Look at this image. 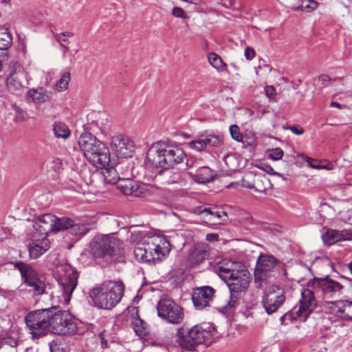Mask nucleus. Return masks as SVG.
I'll return each instance as SVG.
<instances>
[{
    "mask_svg": "<svg viewBox=\"0 0 352 352\" xmlns=\"http://www.w3.org/2000/svg\"><path fill=\"white\" fill-rule=\"evenodd\" d=\"M27 286L22 283V284L17 288V292L20 295H23L26 292H29V290L26 288Z\"/></svg>",
    "mask_w": 352,
    "mask_h": 352,
    "instance_id": "obj_55",
    "label": "nucleus"
},
{
    "mask_svg": "<svg viewBox=\"0 0 352 352\" xmlns=\"http://www.w3.org/2000/svg\"><path fill=\"white\" fill-rule=\"evenodd\" d=\"M269 183L270 181L263 175V176H258V177H256L255 179H254V186L253 187H250L251 188H254L255 190L258 192H263L265 190V187H261L259 186L260 183Z\"/></svg>",
    "mask_w": 352,
    "mask_h": 352,
    "instance_id": "obj_43",
    "label": "nucleus"
},
{
    "mask_svg": "<svg viewBox=\"0 0 352 352\" xmlns=\"http://www.w3.org/2000/svg\"><path fill=\"white\" fill-rule=\"evenodd\" d=\"M170 250L171 245L166 236L153 235L144 238L138 242L133 253L138 261L148 263L161 261L166 258Z\"/></svg>",
    "mask_w": 352,
    "mask_h": 352,
    "instance_id": "obj_2",
    "label": "nucleus"
},
{
    "mask_svg": "<svg viewBox=\"0 0 352 352\" xmlns=\"http://www.w3.org/2000/svg\"><path fill=\"white\" fill-rule=\"evenodd\" d=\"M306 162L309 164V165L311 167H312L314 168H316V169L320 168V166H319L318 162L311 157H307Z\"/></svg>",
    "mask_w": 352,
    "mask_h": 352,
    "instance_id": "obj_52",
    "label": "nucleus"
},
{
    "mask_svg": "<svg viewBox=\"0 0 352 352\" xmlns=\"http://www.w3.org/2000/svg\"><path fill=\"white\" fill-rule=\"evenodd\" d=\"M12 45V36L5 25H0V50H6Z\"/></svg>",
    "mask_w": 352,
    "mask_h": 352,
    "instance_id": "obj_32",
    "label": "nucleus"
},
{
    "mask_svg": "<svg viewBox=\"0 0 352 352\" xmlns=\"http://www.w3.org/2000/svg\"><path fill=\"white\" fill-rule=\"evenodd\" d=\"M308 285L314 289L316 294L323 299L339 298L343 294L344 287L340 283L328 277L310 280Z\"/></svg>",
    "mask_w": 352,
    "mask_h": 352,
    "instance_id": "obj_12",
    "label": "nucleus"
},
{
    "mask_svg": "<svg viewBox=\"0 0 352 352\" xmlns=\"http://www.w3.org/2000/svg\"><path fill=\"white\" fill-rule=\"evenodd\" d=\"M283 156V151L280 148H275L269 151L268 157L276 161L280 160Z\"/></svg>",
    "mask_w": 352,
    "mask_h": 352,
    "instance_id": "obj_45",
    "label": "nucleus"
},
{
    "mask_svg": "<svg viewBox=\"0 0 352 352\" xmlns=\"http://www.w3.org/2000/svg\"><path fill=\"white\" fill-rule=\"evenodd\" d=\"M322 241L327 245H331L340 241L337 230L330 229L322 234Z\"/></svg>",
    "mask_w": 352,
    "mask_h": 352,
    "instance_id": "obj_36",
    "label": "nucleus"
},
{
    "mask_svg": "<svg viewBox=\"0 0 352 352\" xmlns=\"http://www.w3.org/2000/svg\"><path fill=\"white\" fill-rule=\"evenodd\" d=\"M208 256L207 247L204 245H197L190 252L188 261L191 267H195L201 264Z\"/></svg>",
    "mask_w": 352,
    "mask_h": 352,
    "instance_id": "obj_24",
    "label": "nucleus"
},
{
    "mask_svg": "<svg viewBox=\"0 0 352 352\" xmlns=\"http://www.w3.org/2000/svg\"><path fill=\"white\" fill-rule=\"evenodd\" d=\"M56 278L59 285L58 301L63 305H69L72 294L78 284V273L72 265L63 263L56 267Z\"/></svg>",
    "mask_w": 352,
    "mask_h": 352,
    "instance_id": "obj_8",
    "label": "nucleus"
},
{
    "mask_svg": "<svg viewBox=\"0 0 352 352\" xmlns=\"http://www.w3.org/2000/svg\"><path fill=\"white\" fill-rule=\"evenodd\" d=\"M341 319L352 321V301L342 300Z\"/></svg>",
    "mask_w": 352,
    "mask_h": 352,
    "instance_id": "obj_37",
    "label": "nucleus"
},
{
    "mask_svg": "<svg viewBox=\"0 0 352 352\" xmlns=\"http://www.w3.org/2000/svg\"><path fill=\"white\" fill-rule=\"evenodd\" d=\"M205 142L206 143V146H214V147H219L220 146L223 141L220 136L214 134H208L204 135Z\"/></svg>",
    "mask_w": 352,
    "mask_h": 352,
    "instance_id": "obj_39",
    "label": "nucleus"
},
{
    "mask_svg": "<svg viewBox=\"0 0 352 352\" xmlns=\"http://www.w3.org/2000/svg\"><path fill=\"white\" fill-rule=\"evenodd\" d=\"M208 60L210 64L218 70L222 69L224 67L221 58L215 53H210L208 56Z\"/></svg>",
    "mask_w": 352,
    "mask_h": 352,
    "instance_id": "obj_38",
    "label": "nucleus"
},
{
    "mask_svg": "<svg viewBox=\"0 0 352 352\" xmlns=\"http://www.w3.org/2000/svg\"><path fill=\"white\" fill-rule=\"evenodd\" d=\"M319 80L322 82L329 81L330 78L327 75H322L319 77Z\"/></svg>",
    "mask_w": 352,
    "mask_h": 352,
    "instance_id": "obj_61",
    "label": "nucleus"
},
{
    "mask_svg": "<svg viewBox=\"0 0 352 352\" xmlns=\"http://www.w3.org/2000/svg\"><path fill=\"white\" fill-rule=\"evenodd\" d=\"M105 332L103 331L100 333V344H101V346L102 348L103 349H106V348H108L109 347V345H108V342L107 340L105 339Z\"/></svg>",
    "mask_w": 352,
    "mask_h": 352,
    "instance_id": "obj_53",
    "label": "nucleus"
},
{
    "mask_svg": "<svg viewBox=\"0 0 352 352\" xmlns=\"http://www.w3.org/2000/svg\"><path fill=\"white\" fill-rule=\"evenodd\" d=\"M188 146L190 148L197 151H204L206 147L204 135H201L198 140L190 142Z\"/></svg>",
    "mask_w": 352,
    "mask_h": 352,
    "instance_id": "obj_40",
    "label": "nucleus"
},
{
    "mask_svg": "<svg viewBox=\"0 0 352 352\" xmlns=\"http://www.w3.org/2000/svg\"><path fill=\"white\" fill-rule=\"evenodd\" d=\"M15 269H17L21 274V280L25 286L32 289L29 292L32 296H41L45 292V283L41 279L38 273L33 267L23 261H17L13 263Z\"/></svg>",
    "mask_w": 352,
    "mask_h": 352,
    "instance_id": "obj_11",
    "label": "nucleus"
},
{
    "mask_svg": "<svg viewBox=\"0 0 352 352\" xmlns=\"http://www.w3.org/2000/svg\"><path fill=\"white\" fill-rule=\"evenodd\" d=\"M340 241H350L352 239V232L348 230H338Z\"/></svg>",
    "mask_w": 352,
    "mask_h": 352,
    "instance_id": "obj_46",
    "label": "nucleus"
},
{
    "mask_svg": "<svg viewBox=\"0 0 352 352\" xmlns=\"http://www.w3.org/2000/svg\"><path fill=\"white\" fill-rule=\"evenodd\" d=\"M194 164V162L192 160H186V166L187 167H192Z\"/></svg>",
    "mask_w": 352,
    "mask_h": 352,
    "instance_id": "obj_63",
    "label": "nucleus"
},
{
    "mask_svg": "<svg viewBox=\"0 0 352 352\" xmlns=\"http://www.w3.org/2000/svg\"><path fill=\"white\" fill-rule=\"evenodd\" d=\"M28 97L35 102L42 103L50 100L52 98V93L43 87H39L36 89H30L28 93Z\"/></svg>",
    "mask_w": 352,
    "mask_h": 352,
    "instance_id": "obj_28",
    "label": "nucleus"
},
{
    "mask_svg": "<svg viewBox=\"0 0 352 352\" xmlns=\"http://www.w3.org/2000/svg\"><path fill=\"white\" fill-rule=\"evenodd\" d=\"M206 239L209 241H216L218 239V235L216 234H208Z\"/></svg>",
    "mask_w": 352,
    "mask_h": 352,
    "instance_id": "obj_56",
    "label": "nucleus"
},
{
    "mask_svg": "<svg viewBox=\"0 0 352 352\" xmlns=\"http://www.w3.org/2000/svg\"><path fill=\"white\" fill-rule=\"evenodd\" d=\"M63 219H65L68 220V223L66 226H60V230H67L68 232L74 236H80L84 235L87 233L89 230V227L83 223H76L74 221L72 220L69 218L63 217Z\"/></svg>",
    "mask_w": 352,
    "mask_h": 352,
    "instance_id": "obj_26",
    "label": "nucleus"
},
{
    "mask_svg": "<svg viewBox=\"0 0 352 352\" xmlns=\"http://www.w3.org/2000/svg\"><path fill=\"white\" fill-rule=\"evenodd\" d=\"M265 92L266 96L270 100L274 99V98L276 96V89L273 86H270V85L266 86L265 87Z\"/></svg>",
    "mask_w": 352,
    "mask_h": 352,
    "instance_id": "obj_48",
    "label": "nucleus"
},
{
    "mask_svg": "<svg viewBox=\"0 0 352 352\" xmlns=\"http://www.w3.org/2000/svg\"><path fill=\"white\" fill-rule=\"evenodd\" d=\"M289 316H287V322L288 321H289V322H292V321H293V320H294V319H295V320L298 319L296 316V318H294V317L293 316V314H292L290 311H289Z\"/></svg>",
    "mask_w": 352,
    "mask_h": 352,
    "instance_id": "obj_62",
    "label": "nucleus"
},
{
    "mask_svg": "<svg viewBox=\"0 0 352 352\" xmlns=\"http://www.w3.org/2000/svg\"><path fill=\"white\" fill-rule=\"evenodd\" d=\"M70 81V74L65 72L61 78L56 83V89L58 91H63L68 88V85Z\"/></svg>",
    "mask_w": 352,
    "mask_h": 352,
    "instance_id": "obj_42",
    "label": "nucleus"
},
{
    "mask_svg": "<svg viewBox=\"0 0 352 352\" xmlns=\"http://www.w3.org/2000/svg\"><path fill=\"white\" fill-rule=\"evenodd\" d=\"M78 145L87 160L93 166L97 168H104L109 165V148L91 133L81 134L78 139Z\"/></svg>",
    "mask_w": 352,
    "mask_h": 352,
    "instance_id": "obj_7",
    "label": "nucleus"
},
{
    "mask_svg": "<svg viewBox=\"0 0 352 352\" xmlns=\"http://www.w3.org/2000/svg\"><path fill=\"white\" fill-rule=\"evenodd\" d=\"M109 116L104 112H91L87 116V129L94 131L95 129H102L108 123Z\"/></svg>",
    "mask_w": 352,
    "mask_h": 352,
    "instance_id": "obj_22",
    "label": "nucleus"
},
{
    "mask_svg": "<svg viewBox=\"0 0 352 352\" xmlns=\"http://www.w3.org/2000/svg\"><path fill=\"white\" fill-rule=\"evenodd\" d=\"M163 174L166 177H168L166 181V182L168 184L178 183L180 181L181 175H180V173L177 171H173L171 170H169V168H168L164 171Z\"/></svg>",
    "mask_w": 352,
    "mask_h": 352,
    "instance_id": "obj_41",
    "label": "nucleus"
},
{
    "mask_svg": "<svg viewBox=\"0 0 352 352\" xmlns=\"http://www.w3.org/2000/svg\"><path fill=\"white\" fill-rule=\"evenodd\" d=\"M348 267H349V270H350L351 273L352 274V261L349 263Z\"/></svg>",
    "mask_w": 352,
    "mask_h": 352,
    "instance_id": "obj_64",
    "label": "nucleus"
},
{
    "mask_svg": "<svg viewBox=\"0 0 352 352\" xmlns=\"http://www.w3.org/2000/svg\"><path fill=\"white\" fill-rule=\"evenodd\" d=\"M53 131L56 138L67 139L70 136V131L65 123L55 122L53 125Z\"/></svg>",
    "mask_w": 352,
    "mask_h": 352,
    "instance_id": "obj_34",
    "label": "nucleus"
},
{
    "mask_svg": "<svg viewBox=\"0 0 352 352\" xmlns=\"http://www.w3.org/2000/svg\"><path fill=\"white\" fill-rule=\"evenodd\" d=\"M68 222V220L63 217L58 218L51 213H47L39 216L33 227L39 234L46 236L51 232L60 231V226H65Z\"/></svg>",
    "mask_w": 352,
    "mask_h": 352,
    "instance_id": "obj_16",
    "label": "nucleus"
},
{
    "mask_svg": "<svg viewBox=\"0 0 352 352\" xmlns=\"http://www.w3.org/2000/svg\"><path fill=\"white\" fill-rule=\"evenodd\" d=\"M24 72H12L7 78L6 84L8 89L13 93L19 94L25 88Z\"/></svg>",
    "mask_w": 352,
    "mask_h": 352,
    "instance_id": "obj_23",
    "label": "nucleus"
},
{
    "mask_svg": "<svg viewBox=\"0 0 352 352\" xmlns=\"http://www.w3.org/2000/svg\"><path fill=\"white\" fill-rule=\"evenodd\" d=\"M244 55L247 60H250L254 57L255 51L253 48L250 47H247L245 49Z\"/></svg>",
    "mask_w": 352,
    "mask_h": 352,
    "instance_id": "obj_50",
    "label": "nucleus"
},
{
    "mask_svg": "<svg viewBox=\"0 0 352 352\" xmlns=\"http://www.w3.org/2000/svg\"><path fill=\"white\" fill-rule=\"evenodd\" d=\"M287 316H289V312H287L286 314H285L284 315H283L280 318V323L282 324H287L288 323L287 322Z\"/></svg>",
    "mask_w": 352,
    "mask_h": 352,
    "instance_id": "obj_57",
    "label": "nucleus"
},
{
    "mask_svg": "<svg viewBox=\"0 0 352 352\" xmlns=\"http://www.w3.org/2000/svg\"><path fill=\"white\" fill-rule=\"evenodd\" d=\"M73 36H74V33L72 32H68V31L63 32L60 34H54V38L59 43H60V42H61V36H63L67 38V37H72Z\"/></svg>",
    "mask_w": 352,
    "mask_h": 352,
    "instance_id": "obj_49",
    "label": "nucleus"
},
{
    "mask_svg": "<svg viewBox=\"0 0 352 352\" xmlns=\"http://www.w3.org/2000/svg\"><path fill=\"white\" fill-rule=\"evenodd\" d=\"M10 67L14 69L13 72H23L21 65L18 62H11Z\"/></svg>",
    "mask_w": 352,
    "mask_h": 352,
    "instance_id": "obj_54",
    "label": "nucleus"
},
{
    "mask_svg": "<svg viewBox=\"0 0 352 352\" xmlns=\"http://www.w3.org/2000/svg\"><path fill=\"white\" fill-rule=\"evenodd\" d=\"M216 290L210 286H202L193 289L192 300L197 309L210 307L212 302Z\"/></svg>",
    "mask_w": 352,
    "mask_h": 352,
    "instance_id": "obj_19",
    "label": "nucleus"
},
{
    "mask_svg": "<svg viewBox=\"0 0 352 352\" xmlns=\"http://www.w3.org/2000/svg\"><path fill=\"white\" fill-rule=\"evenodd\" d=\"M188 173L195 182L199 184L208 183L213 179V172L208 166L199 167L195 173L188 172Z\"/></svg>",
    "mask_w": 352,
    "mask_h": 352,
    "instance_id": "obj_25",
    "label": "nucleus"
},
{
    "mask_svg": "<svg viewBox=\"0 0 352 352\" xmlns=\"http://www.w3.org/2000/svg\"><path fill=\"white\" fill-rule=\"evenodd\" d=\"M278 262V260L273 255L261 253L256 260L255 267V281H263L270 278Z\"/></svg>",
    "mask_w": 352,
    "mask_h": 352,
    "instance_id": "obj_18",
    "label": "nucleus"
},
{
    "mask_svg": "<svg viewBox=\"0 0 352 352\" xmlns=\"http://www.w3.org/2000/svg\"><path fill=\"white\" fill-rule=\"evenodd\" d=\"M19 341L12 337L0 339V352H17Z\"/></svg>",
    "mask_w": 352,
    "mask_h": 352,
    "instance_id": "obj_30",
    "label": "nucleus"
},
{
    "mask_svg": "<svg viewBox=\"0 0 352 352\" xmlns=\"http://www.w3.org/2000/svg\"><path fill=\"white\" fill-rule=\"evenodd\" d=\"M214 327L210 324L195 325L188 331L184 327L177 330L176 342L182 349L192 351L198 345H210L214 338Z\"/></svg>",
    "mask_w": 352,
    "mask_h": 352,
    "instance_id": "obj_5",
    "label": "nucleus"
},
{
    "mask_svg": "<svg viewBox=\"0 0 352 352\" xmlns=\"http://www.w3.org/2000/svg\"><path fill=\"white\" fill-rule=\"evenodd\" d=\"M330 107H336V108H338V109H342V107H343L342 104H340L339 102H335V101H332L330 103Z\"/></svg>",
    "mask_w": 352,
    "mask_h": 352,
    "instance_id": "obj_59",
    "label": "nucleus"
},
{
    "mask_svg": "<svg viewBox=\"0 0 352 352\" xmlns=\"http://www.w3.org/2000/svg\"><path fill=\"white\" fill-rule=\"evenodd\" d=\"M118 188L124 195L134 197L145 196L146 192L157 195L163 194L162 188L154 186L141 185L133 179L124 177H122L118 182Z\"/></svg>",
    "mask_w": 352,
    "mask_h": 352,
    "instance_id": "obj_15",
    "label": "nucleus"
},
{
    "mask_svg": "<svg viewBox=\"0 0 352 352\" xmlns=\"http://www.w3.org/2000/svg\"><path fill=\"white\" fill-rule=\"evenodd\" d=\"M124 292L122 281L107 280L92 288L89 294L96 307L111 310L120 302Z\"/></svg>",
    "mask_w": 352,
    "mask_h": 352,
    "instance_id": "obj_3",
    "label": "nucleus"
},
{
    "mask_svg": "<svg viewBox=\"0 0 352 352\" xmlns=\"http://www.w3.org/2000/svg\"><path fill=\"white\" fill-rule=\"evenodd\" d=\"M89 252L97 261L109 263L123 254V242L112 234L97 235L91 241Z\"/></svg>",
    "mask_w": 352,
    "mask_h": 352,
    "instance_id": "obj_6",
    "label": "nucleus"
},
{
    "mask_svg": "<svg viewBox=\"0 0 352 352\" xmlns=\"http://www.w3.org/2000/svg\"><path fill=\"white\" fill-rule=\"evenodd\" d=\"M289 130L296 135H302L304 133V129L302 126L298 125H292L289 127Z\"/></svg>",
    "mask_w": 352,
    "mask_h": 352,
    "instance_id": "obj_51",
    "label": "nucleus"
},
{
    "mask_svg": "<svg viewBox=\"0 0 352 352\" xmlns=\"http://www.w3.org/2000/svg\"><path fill=\"white\" fill-rule=\"evenodd\" d=\"M318 6V3L314 0H299V5L294 7L293 10L309 13L316 10Z\"/></svg>",
    "mask_w": 352,
    "mask_h": 352,
    "instance_id": "obj_35",
    "label": "nucleus"
},
{
    "mask_svg": "<svg viewBox=\"0 0 352 352\" xmlns=\"http://www.w3.org/2000/svg\"><path fill=\"white\" fill-rule=\"evenodd\" d=\"M157 315L166 322L179 324L184 317L182 307L170 298L161 299L157 305Z\"/></svg>",
    "mask_w": 352,
    "mask_h": 352,
    "instance_id": "obj_13",
    "label": "nucleus"
},
{
    "mask_svg": "<svg viewBox=\"0 0 352 352\" xmlns=\"http://www.w3.org/2000/svg\"><path fill=\"white\" fill-rule=\"evenodd\" d=\"M60 47H61V50H62V53H63V58H65V56H66V53L67 52V51L69 50V47L64 45L63 43H59Z\"/></svg>",
    "mask_w": 352,
    "mask_h": 352,
    "instance_id": "obj_58",
    "label": "nucleus"
},
{
    "mask_svg": "<svg viewBox=\"0 0 352 352\" xmlns=\"http://www.w3.org/2000/svg\"><path fill=\"white\" fill-rule=\"evenodd\" d=\"M184 151L177 146L158 142L152 144L146 153L148 162L156 167L168 169L181 164L185 159Z\"/></svg>",
    "mask_w": 352,
    "mask_h": 352,
    "instance_id": "obj_4",
    "label": "nucleus"
},
{
    "mask_svg": "<svg viewBox=\"0 0 352 352\" xmlns=\"http://www.w3.org/2000/svg\"><path fill=\"white\" fill-rule=\"evenodd\" d=\"M111 149L120 158L132 157L133 153V142L123 135L113 136L111 140Z\"/></svg>",
    "mask_w": 352,
    "mask_h": 352,
    "instance_id": "obj_20",
    "label": "nucleus"
},
{
    "mask_svg": "<svg viewBox=\"0 0 352 352\" xmlns=\"http://www.w3.org/2000/svg\"><path fill=\"white\" fill-rule=\"evenodd\" d=\"M131 325L135 333L140 337L148 333V324L138 316L133 318Z\"/></svg>",
    "mask_w": 352,
    "mask_h": 352,
    "instance_id": "obj_33",
    "label": "nucleus"
},
{
    "mask_svg": "<svg viewBox=\"0 0 352 352\" xmlns=\"http://www.w3.org/2000/svg\"><path fill=\"white\" fill-rule=\"evenodd\" d=\"M50 351L51 352H63L62 350H60L59 346H58L56 344L54 346H50Z\"/></svg>",
    "mask_w": 352,
    "mask_h": 352,
    "instance_id": "obj_60",
    "label": "nucleus"
},
{
    "mask_svg": "<svg viewBox=\"0 0 352 352\" xmlns=\"http://www.w3.org/2000/svg\"><path fill=\"white\" fill-rule=\"evenodd\" d=\"M50 309L31 311L25 316V323L32 340H38L50 333Z\"/></svg>",
    "mask_w": 352,
    "mask_h": 352,
    "instance_id": "obj_9",
    "label": "nucleus"
},
{
    "mask_svg": "<svg viewBox=\"0 0 352 352\" xmlns=\"http://www.w3.org/2000/svg\"><path fill=\"white\" fill-rule=\"evenodd\" d=\"M172 14L175 17L181 18V19H186L187 15L185 13L184 10L180 7H175L173 8Z\"/></svg>",
    "mask_w": 352,
    "mask_h": 352,
    "instance_id": "obj_47",
    "label": "nucleus"
},
{
    "mask_svg": "<svg viewBox=\"0 0 352 352\" xmlns=\"http://www.w3.org/2000/svg\"><path fill=\"white\" fill-rule=\"evenodd\" d=\"M122 168V164H118L116 167L113 166H105L102 168L104 170L102 173L104 177V180L107 184H116L118 183L120 179L122 178L118 173Z\"/></svg>",
    "mask_w": 352,
    "mask_h": 352,
    "instance_id": "obj_27",
    "label": "nucleus"
},
{
    "mask_svg": "<svg viewBox=\"0 0 352 352\" xmlns=\"http://www.w3.org/2000/svg\"><path fill=\"white\" fill-rule=\"evenodd\" d=\"M216 272L230 289V299L228 307L232 309L237 304L239 295L248 288L251 281L250 274L244 270V266L240 263L233 261L219 263L216 267Z\"/></svg>",
    "mask_w": 352,
    "mask_h": 352,
    "instance_id": "obj_1",
    "label": "nucleus"
},
{
    "mask_svg": "<svg viewBox=\"0 0 352 352\" xmlns=\"http://www.w3.org/2000/svg\"><path fill=\"white\" fill-rule=\"evenodd\" d=\"M323 309L326 314H331L341 318L342 300H326L323 305Z\"/></svg>",
    "mask_w": 352,
    "mask_h": 352,
    "instance_id": "obj_31",
    "label": "nucleus"
},
{
    "mask_svg": "<svg viewBox=\"0 0 352 352\" xmlns=\"http://www.w3.org/2000/svg\"><path fill=\"white\" fill-rule=\"evenodd\" d=\"M315 289L307 285V288L301 291V298L298 302L296 315L299 320L305 322L317 305Z\"/></svg>",
    "mask_w": 352,
    "mask_h": 352,
    "instance_id": "obj_17",
    "label": "nucleus"
},
{
    "mask_svg": "<svg viewBox=\"0 0 352 352\" xmlns=\"http://www.w3.org/2000/svg\"><path fill=\"white\" fill-rule=\"evenodd\" d=\"M286 300L285 291L277 285H271L263 292L261 304L269 315L277 311Z\"/></svg>",
    "mask_w": 352,
    "mask_h": 352,
    "instance_id": "obj_14",
    "label": "nucleus"
},
{
    "mask_svg": "<svg viewBox=\"0 0 352 352\" xmlns=\"http://www.w3.org/2000/svg\"><path fill=\"white\" fill-rule=\"evenodd\" d=\"M50 309V333L58 335H74L77 331L76 323L67 311Z\"/></svg>",
    "mask_w": 352,
    "mask_h": 352,
    "instance_id": "obj_10",
    "label": "nucleus"
},
{
    "mask_svg": "<svg viewBox=\"0 0 352 352\" xmlns=\"http://www.w3.org/2000/svg\"><path fill=\"white\" fill-rule=\"evenodd\" d=\"M48 241H43L41 243H32L28 245V251L32 258H37L43 254L49 249Z\"/></svg>",
    "mask_w": 352,
    "mask_h": 352,
    "instance_id": "obj_29",
    "label": "nucleus"
},
{
    "mask_svg": "<svg viewBox=\"0 0 352 352\" xmlns=\"http://www.w3.org/2000/svg\"><path fill=\"white\" fill-rule=\"evenodd\" d=\"M194 212L201 218L212 221L214 224L221 223V221H224L227 217L224 211L217 210V208H207L204 206L195 208Z\"/></svg>",
    "mask_w": 352,
    "mask_h": 352,
    "instance_id": "obj_21",
    "label": "nucleus"
},
{
    "mask_svg": "<svg viewBox=\"0 0 352 352\" xmlns=\"http://www.w3.org/2000/svg\"><path fill=\"white\" fill-rule=\"evenodd\" d=\"M230 133L232 138L237 142H241L243 140V135L240 133L239 128L236 124H232L230 126Z\"/></svg>",
    "mask_w": 352,
    "mask_h": 352,
    "instance_id": "obj_44",
    "label": "nucleus"
}]
</instances>
